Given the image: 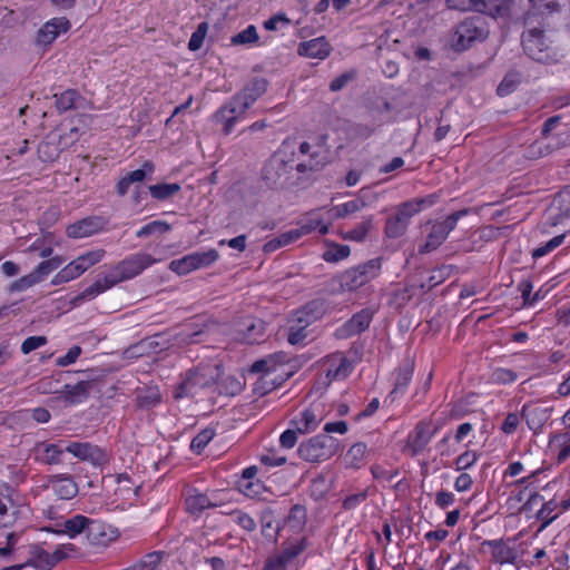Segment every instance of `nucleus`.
I'll return each instance as SVG.
<instances>
[{
    "instance_id": "51",
    "label": "nucleus",
    "mask_w": 570,
    "mask_h": 570,
    "mask_svg": "<svg viewBox=\"0 0 570 570\" xmlns=\"http://www.w3.org/2000/svg\"><path fill=\"white\" fill-rule=\"evenodd\" d=\"M372 226V218L368 217L367 219L363 220L361 224L355 226L353 229L348 230L344 237L347 239L362 242L366 238Z\"/></svg>"
},
{
    "instance_id": "34",
    "label": "nucleus",
    "mask_w": 570,
    "mask_h": 570,
    "mask_svg": "<svg viewBox=\"0 0 570 570\" xmlns=\"http://www.w3.org/2000/svg\"><path fill=\"white\" fill-rule=\"evenodd\" d=\"M433 433L430 431L426 423L420 422L415 426L414 434L410 438L409 445L413 454H417L423 451L429 444Z\"/></svg>"
},
{
    "instance_id": "24",
    "label": "nucleus",
    "mask_w": 570,
    "mask_h": 570,
    "mask_svg": "<svg viewBox=\"0 0 570 570\" xmlns=\"http://www.w3.org/2000/svg\"><path fill=\"white\" fill-rule=\"evenodd\" d=\"M63 137L57 132H50L46 136V138L38 145V157L42 161H53L56 160L61 150L66 147V144L62 146Z\"/></svg>"
},
{
    "instance_id": "22",
    "label": "nucleus",
    "mask_w": 570,
    "mask_h": 570,
    "mask_svg": "<svg viewBox=\"0 0 570 570\" xmlns=\"http://www.w3.org/2000/svg\"><path fill=\"white\" fill-rule=\"evenodd\" d=\"M264 337V323L261 320L247 317L236 331V340L246 344L258 343Z\"/></svg>"
},
{
    "instance_id": "52",
    "label": "nucleus",
    "mask_w": 570,
    "mask_h": 570,
    "mask_svg": "<svg viewBox=\"0 0 570 570\" xmlns=\"http://www.w3.org/2000/svg\"><path fill=\"white\" fill-rule=\"evenodd\" d=\"M450 273L451 271L449 266H440L433 269L428 282L425 284H422L421 288H426L428 291L432 289L436 285L443 283L450 276Z\"/></svg>"
},
{
    "instance_id": "57",
    "label": "nucleus",
    "mask_w": 570,
    "mask_h": 570,
    "mask_svg": "<svg viewBox=\"0 0 570 570\" xmlns=\"http://www.w3.org/2000/svg\"><path fill=\"white\" fill-rule=\"evenodd\" d=\"M564 237H566L564 234L554 236L552 239L547 242L543 246L535 248L532 252V257L539 258V257H542V256L547 255L548 253L552 252L553 249H556L563 243Z\"/></svg>"
},
{
    "instance_id": "11",
    "label": "nucleus",
    "mask_w": 570,
    "mask_h": 570,
    "mask_svg": "<svg viewBox=\"0 0 570 570\" xmlns=\"http://www.w3.org/2000/svg\"><path fill=\"white\" fill-rule=\"evenodd\" d=\"M158 259L154 258L147 253H135L116 264L118 273L124 281L131 279L142 273L146 268L150 267Z\"/></svg>"
},
{
    "instance_id": "18",
    "label": "nucleus",
    "mask_w": 570,
    "mask_h": 570,
    "mask_svg": "<svg viewBox=\"0 0 570 570\" xmlns=\"http://www.w3.org/2000/svg\"><path fill=\"white\" fill-rule=\"evenodd\" d=\"M552 409L541 404H525L522 407L521 416L525 420L528 428L538 433L549 421Z\"/></svg>"
},
{
    "instance_id": "5",
    "label": "nucleus",
    "mask_w": 570,
    "mask_h": 570,
    "mask_svg": "<svg viewBox=\"0 0 570 570\" xmlns=\"http://www.w3.org/2000/svg\"><path fill=\"white\" fill-rule=\"evenodd\" d=\"M381 258H373L356 267L348 268L340 275V285L344 291H355L373 278L381 272Z\"/></svg>"
},
{
    "instance_id": "10",
    "label": "nucleus",
    "mask_w": 570,
    "mask_h": 570,
    "mask_svg": "<svg viewBox=\"0 0 570 570\" xmlns=\"http://www.w3.org/2000/svg\"><path fill=\"white\" fill-rule=\"evenodd\" d=\"M213 383L214 376L209 367L189 371L186 379L177 387L175 397H193L197 395L200 390L209 387Z\"/></svg>"
},
{
    "instance_id": "54",
    "label": "nucleus",
    "mask_w": 570,
    "mask_h": 570,
    "mask_svg": "<svg viewBox=\"0 0 570 570\" xmlns=\"http://www.w3.org/2000/svg\"><path fill=\"white\" fill-rule=\"evenodd\" d=\"M208 31V23L200 22L197 29L191 33L190 39L188 41V49L190 51H197L202 48L205 37Z\"/></svg>"
},
{
    "instance_id": "25",
    "label": "nucleus",
    "mask_w": 570,
    "mask_h": 570,
    "mask_svg": "<svg viewBox=\"0 0 570 570\" xmlns=\"http://www.w3.org/2000/svg\"><path fill=\"white\" fill-rule=\"evenodd\" d=\"M32 452L36 461L51 465L60 463L66 448L58 443L38 442Z\"/></svg>"
},
{
    "instance_id": "33",
    "label": "nucleus",
    "mask_w": 570,
    "mask_h": 570,
    "mask_svg": "<svg viewBox=\"0 0 570 570\" xmlns=\"http://www.w3.org/2000/svg\"><path fill=\"white\" fill-rule=\"evenodd\" d=\"M185 504L186 510L193 515H198L204 510L215 505L206 494L196 490H193L187 494Z\"/></svg>"
},
{
    "instance_id": "64",
    "label": "nucleus",
    "mask_w": 570,
    "mask_h": 570,
    "mask_svg": "<svg viewBox=\"0 0 570 570\" xmlns=\"http://www.w3.org/2000/svg\"><path fill=\"white\" fill-rule=\"evenodd\" d=\"M139 404L142 406L151 407L160 402V393L156 389H150L144 394L138 395Z\"/></svg>"
},
{
    "instance_id": "8",
    "label": "nucleus",
    "mask_w": 570,
    "mask_h": 570,
    "mask_svg": "<svg viewBox=\"0 0 570 570\" xmlns=\"http://www.w3.org/2000/svg\"><path fill=\"white\" fill-rule=\"evenodd\" d=\"M510 0H446V7L459 11H476L492 18L508 14Z\"/></svg>"
},
{
    "instance_id": "49",
    "label": "nucleus",
    "mask_w": 570,
    "mask_h": 570,
    "mask_svg": "<svg viewBox=\"0 0 570 570\" xmlns=\"http://www.w3.org/2000/svg\"><path fill=\"white\" fill-rule=\"evenodd\" d=\"M533 14H550L559 10L556 0H528Z\"/></svg>"
},
{
    "instance_id": "43",
    "label": "nucleus",
    "mask_w": 570,
    "mask_h": 570,
    "mask_svg": "<svg viewBox=\"0 0 570 570\" xmlns=\"http://www.w3.org/2000/svg\"><path fill=\"white\" fill-rule=\"evenodd\" d=\"M365 202L362 198H355L344 204H340L333 207L332 212L335 218H344L351 214H354L365 207Z\"/></svg>"
},
{
    "instance_id": "45",
    "label": "nucleus",
    "mask_w": 570,
    "mask_h": 570,
    "mask_svg": "<svg viewBox=\"0 0 570 570\" xmlns=\"http://www.w3.org/2000/svg\"><path fill=\"white\" fill-rule=\"evenodd\" d=\"M155 173V165L150 160L144 161L140 168L127 173L125 176L128 181L132 184L142 183L146 179H150Z\"/></svg>"
},
{
    "instance_id": "63",
    "label": "nucleus",
    "mask_w": 570,
    "mask_h": 570,
    "mask_svg": "<svg viewBox=\"0 0 570 570\" xmlns=\"http://www.w3.org/2000/svg\"><path fill=\"white\" fill-rule=\"evenodd\" d=\"M80 354H81V347L78 345H75V346L70 347L65 355L59 356L56 360V364L61 367L69 366L77 361V358L80 356Z\"/></svg>"
},
{
    "instance_id": "21",
    "label": "nucleus",
    "mask_w": 570,
    "mask_h": 570,
    "mask_svg": "<svg viewBox=\"0 0 570 570\" xmlns=\"http://www.w3.org/2000/svg\"><path fill=\"white\" fill-rule=\"evenodd\" d=\"M70 29V21L65 17L52 18L47 21L37 33V42L51 45L61 33Z\"/></svg>"
},
{
    "instance_id": "19",
    "label": "nucleus",
    "mask_w": 570,
    "mask_h": 570,
    "mask_svg": "<svg viewBox=\"0 0 570 570\" xmlns=\"http://www.w3.org/2000/svg\"><path fill=\"white\" fill-rule=\"evenodd\" d=\"M86 535L91 546L106 547L118 537V532L98 520L90 519Z\"/></svg>"
},
{
    "instance_id": "6",
    "label": "nucleus",
    "mask_w": 570,
    "mask_h": 570,
    "mask_svg": "<svg viewBox=\"0 0 570 570\" xmlns=\"http://www.w3.org/2000/svg\"><path fill=\"white\" fill-rule=\"evenodd\" d=\"M338 450V441L327 434L311 438L298 446V454L308 462L326 461L334 456Z\"/></svg>"
},
{
    "instance_id": "4",
    "label": "nucleus",
    "mask_w": 570,
    "mask_h": 570,
    "mask_svg": "<svg viewBox=\"0 0 570 570\" xmlns=\"http://www.w3.org/2000/svg\"><path fill=\"white\" fill-rule=\"evenodd\" d=\"M422 199H411L395 207V212L385 223L384 233L389 238L403 236L409 227L411 218L422 209Z\"/></svg>"
},
{
    "instance_id": "12",
    "label": "nucleus",
    "mask_w": 570,
    "mask_h": 570,
    "mask_svg": "<svg viewBox=\"0 0 570 570\" xmlns=\"http://www.w3.org/2000/svg\"><path fill=\"white\" fill-rule=\"evenodd\" d=\"M373 313L364 308L355 313L348 321L336 328L334 336L338 340H347L366 331L372 322Z\"/></svg>"
},
{
    "instance_id": "40",
    "label": "nucleus",
    "mask_w": 570,
    "mask_h": 570,
    "mask_svg": "<svg viewBox=\"0 0 570 570\" xmlns=\"http://www.w3.org/2000/svg\"><path fill=\"white\" fill-rule=\"evenodd\" d=\"M149 194L154 199L165 200L173 197L180 190V185L176 183L171 184H156L148 187Z\"/></svg>"
},
{
    "instance_id": "9",
    "label": "nucleus",
    "mask_w": 570,
    "mask_h": 570,
    "mask_svg": "<svg viewBox=\"0 0 570 570\" xmlns=\"http://www.w3.org/2000/svg\"><path fill=\"white\" fill-rule=\"evenodd\" d=\"M217 259L218 252L216 249L195 252L179 259L171 261L169 268L178 275H186L195 269L208 267Z\"/></svg>"
},
{
    "instance_id": "7",
    "label": "nucleus",
    "mask_w": 570,
    "mask_h": 570,
    "mask_svg": "<svg viewBox=\"0 0 570 570\" xmlns=\"http://www.w3.org/2000/svg\"><path fill=\"white\" fill-rule=\"evenodd\" d=\"M468 213L469 209H461L450 214L444 220L434 223L426 237V242L419 247V253L426 254L441 246L449 234L455 228L458 220L468 215Z\"/></svg>"
},
{
    "instance_id": "28",
    "label": "nucleus",
    "mask_w": 570,
    "mask_h": 570,
    "mask_svg": "<svg viewBox=\"0 0 570 570\" xmlns=\"http://www.w3.org/2000/svg\"><path fill=\"white\" fill-rule=\"evenodd\" d=\"M331 46L324 37L304 41L298 45L297 52L299 56L308 58L325 59L331 53Z\"/></svg>"
},
{
    "instance_id": "29",
    "label": "nucleus",
    "mask_w": 570,
    "mask_h": 570,
    "mask_svg": "<svg viewBox=\"0 0 570 570\" xmlns=\"http://www.w3.org/2000/svg\"><path fill=\"white\" fill-rule=\"evenodd\" d=\"M483 546L491 548L492 558L497 563H515L518 557L517 550L509 547L503 540H487L483 542Z\"/></svg>"
},
{
    "instance_id": "46",
    "label": "nucleus",
    "mask_w": 570,
    "mask_h": 570,
    "mask_svg": "<svg viewBox=\"0 0 570 570\" xmlns=\"http://www.w3.org/2000/svg\"><path fill=\"white\" fill-rule=\"evenodd\" d=\"M366 444L358 442L353 444L345 454L348 466L358 469L366 453Z\"/></svg>"
},
{
    "instance_id": "23",
    "label": "nucleus",
    "mask_w": 570,
    "mask_h": 570,
    "mask_svg": "<svg viewBox=\"0 0 570 570\" xmlns=\"http://www.w3.org/2000/svg\"><path fill=\"white\" fill-rule=\"evenodd\" d=\"M327 364L325 385H330L335 380L346 379L353 370L352 362L341 354L332 355L327 360Z\"/></svg>"
},
{
    "instance_id": "17",
    "label": "nucleus",
    "mask_w": 570,
    "mask_h": 570,
    "mask_svg": "<svg viewBox=\"0 0 570 570\" xmlns=\"http://www.w3.org/2000/svg\"><path fill=\"white\" fill-rule=\"evenodd\" d=\"M106 222L100 216H90L70 224L66 234L70 238H85L92 236L104 229Z\"/></svg>"
},
{
    "instance_id": "3",
    "label": "nucleus",
    "mask_w": 570,
    "mask_h": 570,
    "mask_svg": "<svg viewBox=\"0 0 570 570\" xmlns=\"http://www.w3.org/2000/svg\"><path fill=\"white\" fill-rule=\"evenodd\" d=\"M488 36V24L482 17H468L455 27L453 47L456 51H463L472 43L485 40Z\"/></svg>"
},
{
    "instance_id": "38",
    "label": "nucleus",
    "mask_w": 570,
    "mask_h": 570,
    "mask_svg": "<svg viewBox=\"0 0 570 570\" xmlns=\"http://www.w3.org/2000/svg\"><path fill=\"white\" fill-rule=\"evenodd\" d=\"M306 508L301 504H295L291 508L289 514L287 515V528L293 532H301L306 524Z\"/></svg>"
},
{
    "instance_id": "48",
    "label": "nucleus",
    "mask_w": 570,
    "mask_h": 570,
    "mask_svg": "<svg viewBox=\"0 0 570 570\" xmlns=\"http://www.w3.org/2000/svg\"><path fill=\"white\" fill-rule=\"evenodd\" d=\"M215 431L212 428L202 430L190 442V450L194 453L199 454L207 444L213 440Z\"/></svg>"
},
{
    "instance_id": "37",
    "label": "nucleus",
    "mask_w": 570,
    "mask_h": 570,
    "mask_svg": "<svg viewBox=\"0 0 570 570\" xmlns=\"http://www.w3.org/2000/svg\"><path fill=\"white\" fill-rule=\"evenodd\" d=\"M285 355L277 353L268 356L267 358L258 360L250 366V373H269L276 370L277 365L284 363Z\"/></svg>"
},
{
    "instance_id": "13",
    "label": "nucleus",
    "mask_w": 570,
    "mask_h": 570,
    "mask_svg": "<svg viewBox=\"0 0 570 570\" xmlns=\"http://www.w3.org/2000/svg\"><path fill=\"white\" fill-rule=\"evenodd\" d=\"M66 452L94 465H104L108 462L106 452L98 445L89 442H71L66 446Z\"/></svg>"
},
{
    "instance_id": "42",
    "label": "nucleus",
    "mask_w": 570,
    "mask_h": 570,
    "mask_svg": "<svg viewBox=\"0 0 570 570\" xmlns=\"http://www.w3.org/2000/svg\"><path fill=\"white\" fill-rule=\"evenodd\" d=\"M106 255V250L102 248H97L94 250H89L82 255H79L76 261L79 264L82 273L87 272L90 267L100 263Z\"/></svg>"
},
{
    "instance_id": "32",
    "label": "nucleus",
    "mask_w": 570,
    "mask_h": 570,
    "mask_svg": "<svg viewBox=\"0 0 570 570\" xmlns=\"http://www.w3.org/2000/svg\"><path fill=\"white\" fill-rule=\"evenodd\" d=\"M299 420H292L291 424L298 431V433H308L311 431H314L320 422L322 421V417H320L316 414L315 407L311 406L306 410H304L301 414Z\"/></svg>"
},
{
    "instance_id": "27",
    "label": "nucleus",
    "mask_w": 570,
    "mask_h": 570,
    "mask_svg": "<svg viewBox=\"0 0 570 570\" xmlns=\"http://www.w3.org/2000/svg\"><path fill=\"white\" fill-rule=\"evenodd\" d=\"M12 492V488L8 484L0 485V527L2 528L11 527L16 520Z\"/></svg>"
},
{
    "instance_id": "20",
    "label": "nucleus",
    "mask_w": 570,
    "mask_h": 570,
    "mask_svg": "<svg viewBox=\"0 0 570 570\" xmlns=\"http://www.w3.org/2000/svg\"><path fill=\"white\" fill-rule=\"evenodd\" d=\"M89 522L90 518L82 514H76L57 523L55 528L47 530L58 535L65 534L70 539H75L81 533H87Z\"/></svg>"
},
{
    "instance_id": "30",
    "label": "nucleus",
    "mask_w": 570,
    "mask_h": 570,
    "mask_svg": "<svg viewBox=\"0 0 570 570\" xmlns=\"http://www.w3.org/2000/svg\"><path fill=\"white\" fill-rule=\"evenodd\" d=\"M55 98L56 108L59 112L83 108L86 105V99L75 89H67L60 95H55Z\"/></svg>"
},
{
    "instance_id": "36",
    "label": "nucleus",
    "mask_w": 570,
    "mask_h": 570,
    "mask_svg": "<svg viewBox=\"0 0 570 570\" xmlns=\"http://www.w3.org/2000/svg\"><path fill=\"white\" fill-rule=\"evenodd\" d=\"M55 560L51 558V553L39 546H35L31 548L28 563L38 569L49 570L55 567Z\"/></svg>"
},
{
    "instance_id": "14",
    "label": "nucleus",
    "mask_w": 570,
    "mask_h": 570,
    "mask_svg": "<svg viewBox=\"0 0 570 570\" xmlns=\"http://www.w3.org/2000/svg\"><path fill=\"white\" fill-rule=\"evenodd\" d=\"M258 468L255 465L243 470L236 485L240 493L250 499H261L266 492V488L261 480L256 478Z\"/></svg>"
},
{
    "instance_id": "26",
    "label": "nucleus",
    "mask_w": 570,
    "mask_h": 570,
    "mask_svg": "<svg viewBox=\"0 0 570 570\" xmlns=\"http://www.w3.org/2000/svg\"><path fill=\"white\" fill-rule=\"evenodd\" d=\"M47 488L51 489L61 500H70L78 493V485L69 475L58 474L50 476Z\"/></svg>"
},
{
    "instance_id": "15",
    "label": "nucleus",
    "mask_w": 570,
    "mask_h": 570,
    "mask_svg": "<svg viewBox=\"0 0 570 570\" xmlns=\"http://www.w3.org/2000/svg\"><path fill=\"white\" fill-rule=\"evenodd\" d=\"M285 175V151L276 150L265 163L262 171L263 179L272 187L283 186Z\"/></svg>"
},
{
    "instance_id": "61",
    "label": "nucleus",
    "mask_w": 570,
    "mask_h": 570,
    "mask_svg": "<svg viewBox=\"0 0 570 570\" xmlns=\"http://www.w3.org/2000/svg\"><path fill=\"white\" fill-rule=\"evenodd\" d=\"M47 344V337L39 335V336H29L27 337L22 344H21V352L23 354H29L32 351L42 347Z\"/></svg>"
},
{
    "instance_id": "53",
    "label": "nucleus",
    "mask_w": 570,
    "mask_h": 570,
    "mask_svg": "<svg viewBox=\"0 0 570 570\" xmlns=\"http://www.w3.org/2000/svg\"><path fill=\"white\" fill-rule=\"evenodd\" d=\"M558 503L556 500H550L548 502H544L541 507V509L537 513V519L542 521L541 529H544L547 525H549L554 519H557L556 515H551L552 512L557 509Z\"/></svg>"
},
{
    "instance_id": "59",
    "label": "nucleus",
    "mask_w": 570,
    "mask_h": 570,
    "mask_svg": "<svg viewBox=\"0 0 570 570\" xmlns=\"http://www.w3.org/2000/svg\"><path fill=\"white\" fill-rule=\"evenodd\" d=\"M104 288V292L110 289L120 282H124L121 275L118 273L117 267L114 266L111 269L104 275L102 278L97 279Z\"/></svg>"
},
{
    "instance_id": "39",
    "label": "nucleus",
    "mask_w": 570,
    "mask_h": 570,
    "mask_svg": "<svg viewBox=\"0 0 570 570\" xmlns=\"http://www.w3.org/2000/svg\"><path fill=\"white\" fill-rule=\"evenodd\" d=\"M164 551H153L145 554L140 560L132 566L136 570H156L166 558Z\"/></svg>"
},
{
    "instance_id": "50",
    "label": "nucleus",
    "mask_w": 570,
    "mask_h": 570,
    "mask_svg": "<svg viewBox=\"0 0 570 570\" xmlns=\"http://www.w3.org/2000/svg\"><path fill=\"white\" fill-rule=\"evenodd\" d=\"M105 293L102 286L97 281L71 299L73 306H79L83 301H90Z\"/></svg>"
},
{
    "instance_id": "44",
    "label": "nucleus",
    "mask_w": 570,
    "mask_h": 570,
    "mask_svg": "<svg viewBox=\"0 0 570 570\" xmlns=\"http://www.w3.org/2000/svg\"><path fill=\"white\" fill-rule=\"evenodd\" d=\"M413 368L411 366L402 367L397 371L394 389L390 393V397L392 401L395 399V396L400 393H404L407 385L410 384L412 380Z\"/></svg>"
},
{
    "instance_id": "31",
    "label": "nucleus",
    "mask_w": 570,
    "mask_h": 570,
    "mask_svg": "<svg viewBox=\"0 0 570 570\" xmlns=\"http://www.w3.org/2000/svg\"><path fill=\"white\" fill-rule=\"evenodd\" d=\"M91 387L90 381H81L73 385L66 384L62 392L65 401L71 404L82 403L88 399Z\"/></svg>"
},
{
    "instance_id": "1",
    "label": "nucleus",
    "mask_w": 570,
    "mask_h": 570,
    "mask_svg": "<svg viewBox=\"0 0 570 570\" xmlns=\"http://www.w3.org/2000/svg\"><path fill=\"white\" fill-rule=\"evenodd\" d=\"M265 90V80H254L215 112V121L223 126L225 135H229L234 130L235 125L244 119L247 109Z\"/></svg>"
},
{
    "instance_id": "47",
    "label": "nucleus",
    "mask_w": 570,
    "mask_h": 570,
    "mask_svg": "<svg viewBox=\"0 0 570 570\" xmlns=\"http://www.w3.org/2000/svg\"><path fill=\"white\" fill-rule=\"evenodd\" d=\"M171 229V226L165 220H153L146 225H144L140 229L136 232V236L138 238H145L153 234L167 233Z\"/></svg>"
},
{
    "instance_id": "55",
    "label": "nucleus",
    "mask_w": 570,
    "mask_h": 570,
    "mask_svg": "<svg viewBox=\"0 0 570 570\" xmlns=\"http://www.w3.org/2000/svg\"><path fill=\"white\" fill-rule=\"evenodd\" d=\"M40 283L38 276L35 275L33 272L29 273L28 275H24L20 277L19 279L14 281L10 285V292L12 293H20L24 292L28 288L32 287L33 285Z\"/></svg>"
},
{
    "instance_id": "41",
    "label": "nucleus",
    "mask_w": 570,
    "mask_h": 570,
    "mask_svg": "<svg viewBox=\"0 0 570 570\" xmlns=\"http://www.w3.org/2000/svg\"><path fill=\"white\" fill-rule=\"evenodd\" d=\"M258 41L259 36L254 24L247 26L244 30L239 31L230 38V43L234 46H252Z\"/></svg>"
},
{
    "instance_id": "56",
    "label": "nucleus",
    "mask_w": 570,
    "mask_h": 570,
    "mask_svg": "<svg viewBox=\"0 0 570 570\" xmlns=\"http://www.w3.org/2000/svg\"><path fill=\"white\" fill-rule=\"evenodd\" d=\"M308 335L309 332L306 327L292 323L289 332L287 334V343H289L291 345H299L304 343Z\"/></svg>"
},
{
    "instance_id": "60",
    "label": "nucleus",
    "mask_w": 570,
    "mask_h": 570,
    "mask_svg": "<svg viewBox=\"0 0 570 570\" xmlns=\"http://www.w3.org/2000/svg\"><path fill=\"white\" fill-rule=\"evenodd\" d=\"M554 203L559 205L561 215H569L570 213V185L562 188L554 198Z\"/></svg>"
},
{
    "instance_id": "62",
    "label": "nucleus",
    "mask_w": 570,
    "mask_h": 570,
    "mask_svg": "<svg viewBox=\"0 0 570 570\" xmlns=\"http://www.w3.org/2000/svg\"><path fill=\"white\" fill-rule=\"evenodd\" d=\"M317 153L314 151L309 155L308 160L297 164L296 169L299 173L316 171L324 167L325 163L317 160Z\"/></svg>"
},
{
    "instance_id": "35",
    "label": "nucleus",
    "mask_w": 570,
    "mask_h": 570,
    "mask_svg": "<svg viewBox=\"0 0 570 570\" xmlns=\"http://www.w3.org/2000/svg\"><path fill=\"white\" fill-rule=\"evenodd\" d=\"M351 249L347 245L337 244L334 242H325V250L322 258L327 263H337L350 256Z\"/></svg>"
},
{
    "instance_id": "16",
    "label": "nucleus",
    "mask_w": 570,
    "mask_h": 570,
    "mask_svg": "<svg viewBox=\"0 0 570 570\" xmlns=\"http://www.w3.org/2000/svg\"><path fill=\"white\" fill-rule=\"evenodd\" d=\"M326 313V304L323 299H313L304 304L293 313L292 323L308 327Z\"/></svg>"
},
{
    "instance_id": "58",
    "label": "nucleus",
    "mask_w": 570,
    "mask_h": 570,
    "mask_svg": "<svg viewBox=\"0 0 570 570\" xmlns=\"http://www.w3.org/2000/svg\"><path fill=\"white\" fill-rule=\"evenodd\" d=\"M306 549V538L302 537L296 541L289 542L287 547V570H292V560Z\"/></svg>"
},
{
    "instance_id": "2",
    "label": "nucleus",
    "mask_w": 570,
    "mask_h": 570,
    "mask_svg": "<svg viewBox=\"0 0 570 570\" xmlns=\"http://www.w3.org/2000/svg\"><path fill=\"white\" fill-rule=\"evenodd\" d=\"M522 47L524 53L534 61L552 63L559 60L557 48L539 28L528 29L522 33Z\"/></svg>"
}]
</instances>
